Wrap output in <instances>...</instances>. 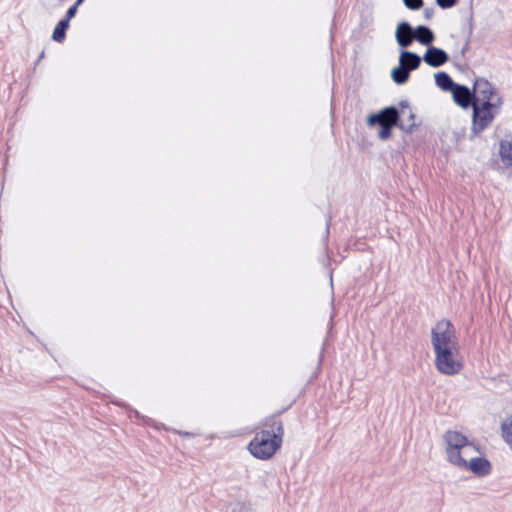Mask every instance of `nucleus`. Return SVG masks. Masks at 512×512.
<instances>
[{"label":"nucleus","mask_w":512,"mask_h":512,"mask_svg":"<svg viewBox=\"0 0 512 512\" xmlns=\"http://www.w3.org/2000/svg\"><path fill=\"white\" fill-rule=\"evenodd\" d=\"M443 440L446 446L452 449H462L472 444L467 436L456 430H447L443 435Z\"/></svg>","instance_id":"obj_8"},{"label":"nucleus","mask_w":512,"mask_h":512,"mask_svg":"<svg viewBox=\"0 0 512 512\" xmlns=\"http://www.w3.org/2000/svg\"><path fill=\"white\" fill-rule=\"evenodd\" d=\"M405 114L406 112L402 111V116H399L398 126L403 131L411 132L416 126L415 115L411 112V110L407 111V118H405Z\"/></svg>","instance_id":"obj_18"},{"label":"nucleus","mask_w":512,"mask_h":512,"mask_svg":"<svg viewBox=\"0 0 512 512\" xmlns=\"http://www.w3.org/2000/svg\"><path fill=\"white\" fill-rule=\"evenodd\" d=\"M434 364L437 371L443 375L453 376L463 369V363L456 356L459 354V345L434 350Z\"/></svg>","instance_id":"obj_2"},{"label":"nucleus","mask_w":512,"mask_h":512,"mask_svg":"<svg viewBox=\"0 0 512 512\" xmlns=\"http://www.w3.org/2000/svg\"><path fill=\"white\" fill-rule=\"evenodd\" d=\"M399 63L408 69V72L419 67L421 57L414 52L402 51L399 57Z\"/></svg>","instance_id":"obj_12"},{"label":"nucleus","mask_w":512,"mask_h":512,"mask_svg":"<svg viewBox=\"0 0 512 512\" xmlns=\"http://www.w3.org/2000/svg\"><path fill=\"white\" fill-rule=\"evenodd\" d=\"M133 413L135 415V417L139 418L140 417V413L136 410H133Z\"/></svg>","instance_id":"obj_30"},{"label":"nucleus","mask_w":512,"mask_h":512,"mask_svg":"<svg viewBox=\"0 0 512 512\" xmlns=\"http://www.w3.org/2000/svg\"><path fill=\"white\" fill-rule=\"evenodd\" d=\"M474 101L478 103H486V101H496L499 98L496 92L486 79L480 78L475 81L474 84Z\"/></svg>","instance_id":"obj_5"},{"label":"nucleus","mask_w":512,"mask_h":512,"mask_svg":"<svg viewBox=\"0 0 512 512\" xmlns=\"http://www.w3.org/2000/svg\"><path fill=\"white\" fill-rule=\"evenodd\" d=\"M332 274H333V269H330L329 275H330L331 278H332Z\"/></svg>","instance_id":"obj_33"},{"label":"nucleus","mask_w":512,"mask_h":512,"mask_svg":"<svg viewBox=\"0 0 512 512\" xmlns=\"http://www.w3.org/2000/svg\"><path fill=\"white\" fill-rule=\"evenodd\" d=\"M178 433H179L180 435L184 436V437H190V436H192V433H190V432H181V431H179Z\"/></svg>","instance_id":"obj_29"},{"label":"nucleus","mask_w":512,"mask_h":512,"mask_svg":"<svg viewBox=\"0 0 512 512\" xmlns=\"http://www.w3.org/2000/svg\"><path fill=\"white\" fill-rule=\"evenodd\" d=\"M295 402H296L295 400H294V401H292L288 406L281 408L280 410L276 411L275 413H273L272 415L268 416L267 418H273L275 421H281V420L279 419V417H280L283 413H285L287 410H289V409L293 406V404H294Z\"/></svg>","instance_id":"obj_24"},{"label":"nucleus","mask_w":512,"mask_h":512,"mask_svg":"<svg viewBox=\"0 0 512 512\" xmlns=\"http://www.w3.org/2000/svg\"><path fill=\"white\" fill-rule=\"evenodd\" d=\"M381 129L379 131V138L382 140H387L391 136V129L393 126L389 125H380Z\"/></svg>","instance_id":"obj_23"},{"label":"nucleus","mask_w":512,"mask_h":512,"mask_svg":"<svg viewBox=\"0 0 512 512\" xmlns=\"http://www.w3.org/2000/svg\"><path fill=\"white\" fill-rule=\"evenodd\" d=\"M399 121V113L394 107H387L381 110L378 114H373L368 117V124L373 126L375 124L379 125H389V126H398Z\"/></svg>","instance_id":"obj_7"},{"label":"nucleus","mask_w":512,"mask_h":512,"mask_svg":"<svg viewBox=\"0 0 512 512\" xmlns=\"http://www.w3.org/2000/svg\"><path fill=\"white\" fill-rule=\"evenodd\" d=\"M251 503L247 500V495H240L236 501L229 502L226 512H250Z\"/></svg>","instance_id":"obj_14"},{"label":"nucleus","mask_w":512,"mask_h":512,"mask_svg":"<svg viewBox=\"0 0 512 512\" xmlns=\"http://www.w3.org/2000/svg\"><path fill=\"white\" fill-rule=\"evenodd\" d=\"M425 16H426L427 19H429L432 16V10L426 9L425 10Z\"/></svg>","instance_id":"obj_28"},{"label":"nucleus","mask_w":512,"mask_h":512,"mask_svg":"<svg viewBox=\"0 0 512 512\" xmlns=\"http://www.w3.org/2000/svg\"><path fill=\"white\" fill-rule=\"evenodd\" d=\"M334 258H331V257H328L326 258V260H328V265H330V261L333 260Z\"/></svg>","instance_id":"obj_32"},{"label":"nucleus","mask_w":512,"mask_h":512,"mask_svg":"<svg viewBox=\"0 0 512 512\" xmlns=\"http://www.w3.org/2000/svg\"><path fill=\"white\" fill-rule=\"evenodd\" d=\"M431 344L433 350L458 345L456 330L450 320L443 318L431 329Z\"/></svg>","instance_id":"obj_4"},{"label":"nucleus","mask_w":512,"mask_h":512,"mask_svg":"<svg viewBox=\"0 0 512 512\" xmlns=\"http://www.w3.org/2000/svg\"><path fill=\"white\" fill-rule=\"evenodd\" d=\"M447 53L437 47H429L423 56V60L431 67H439L448 61Z\"/></svg>","instance_id":"obj_10"},{"label":"nucleus","mask_w":512,"mask_h":512,"mask_svg":"<svg viewBox=\"0 0 512 512\" xmlns=\"http://www.w3.org/2000/svg\"><path fill=\"white\" fill-rule=\"evenodd\" d=\"M469 446H472L477 452H479L480 454H483L482 447L478 443H475L474 441H472V444H470Z\"/></svg>","instance_id":"obj_27"},{"label":"nucleus","mask_w":512,"mask_h":512,"mask_svg":"<svg viewBox=\"0 0 512 512\" xmlns=\"http://www.w3.org/2000/svg\"><path fill=\"white\" fill-rule=\"evenodd\" d=\"M435 81L438 87L444 91H452L457 85L446 72H438L435 74Z\"/></svg>","instance_id":"obj_17"},{"label":"nucleus","mask_w":512,"mask_h":512,"mask_svg":"<svg viewBox=\"0 0 512 512\" xmlns=\"http://www.w3.org/2000/svg\"><path fill=\"white\" fill-rule=\"evenodd\" d=\"M410 72L399 63L398 67L392 70L391 77L397 84H404L409 78Z\"/></svg>","instance_id":"obj_19"},{"label":"nucleus","mask_w":512,"mask_h":512,"mask_svg":"<svg viewBox=\"0 0 512 512\" xmlns=\"http://www.w3.org/2000/svg\"><path fill=\"white\" fill-rule=\"evenodd\" d=\"M463 469L472 472L477 477H485L491 473L492 463L485 456L472 457L470 460H466Z\"/></svg>","instance_id":"obj_6"},{"label":"nucleus","mask_w":512,"mask_h":512,"mask_svg":"<svg viewBox=\"0 0 512 512\" xmlns=\"http://www.w3.org/2000/svg\"><path fill=\"white\" fill-rule=\"evenodd\" d=\"M502 437L509 448L512 450V419L509 422L501 423Z\"/></svg>","instance_id":"obj_21"},{"label":"nucleus","mask_w":512,"mask_h":512,"mask_svg":"<svg viewBox=\"0 0 512 512\" xmlns=\"http://www.w3.org/2000/svg\"><path fill=\"white\" fill-rule=\"evenodd\" d=\"M499 154L502 162L512 167V136L506 137L500 142Z\"/></svg>","instance_id":"obj_13"},{"label":"nucleus","mask_w":512,"mask_h":512,"mask_svg":"<svg viewBox=\"0 0 512 512\" xmlns=\"http://www.w3.org/2000/svg\"><path fill=\"white\" fill-rule=\"evenodd\" d=\"M447 460L463 469L466 463V459L461 456V449H452L451 447H446Z\"/></svg>","instance_id":"obj_16"},{"label":"nucleus","mask_w":512,"mask_h":512,"mask_svg":"<svg viewBox=\"0 0 512 512\" xmlns=\"http://www.w3.org/2000/svg\"><path fill=\"white\" fill-rule=\"evenodd\" d=\"M502 105L501 98L486 103L473 102V126L475 133L483 131L490 125Z\"/></svg>","instance_id":"obj_3"},{"label":"nucleus","mask_w":512,"mask_h":512,"mask_svg":"<svg viewBox=\"0 0 512 512\" xmlns=\"http://www.w3.org/2000/svg\"><path fill=\"white\" fill-rule=\"evenodd\" d=\"M415 40L423 45H430L434 41V34L430 28L426 26H418L414 30Z\"/></svg>","instance_id":"obj_15"},{"label":"nucleus","mask_w":512,"mask_h":512,"mask_svg":"<svg viewBox=\"0 0 512 512\" xmlns=\"http://www.w3.org/2000/svg\"><path fill=\"white\" fill-rule=\"evenodd\" d=\"M77 9H78V7L75 4L73 6H71L68 9V11L66 13V17L64 19H68V22H70V20L75 16Z\"/></svg>","instance_id":"obj_26"},{"label":"nucleus","mask_w":512,"mask_h":512,"mask_svg":"<svg viewBox=\"0 0 512 512\" xmlns=\"http://www.w3.org/2000/svg\"><path fill=\"white\" fill-rule=\"evenodd\" d=\"M84 0H77L75 5L78 7Z\"/></svg>","instance_id":"obj_31"},{"label":"nucleus","mask_w":512,"mask_h":512,"mask_svg":"<svg viewBox=\"0 0 512 512\" xmlns=\"http://www.w3.org/2000/svg\"><path fill=\"white\" fill-rule=\"evenodd\" d=\"M458 0H436V3L439 7L443 9L451 8L456 5Z\"/></svg>","instance_id":"obj_25"},{"label":"nucleus","mask_w":512,"mask_h":512,"mask_svg":"<svg viewBox=\"0 0 512 512\" xmlns=\"http://www.w3.org/2000/svg\"><path fill=\"white\" fill-rule=\"evenodd\" d=\"M262 425L267 429L257 432L249 442L247 449L259 460L271 459L282 447L284 427L282 421L265 418Z\"/></svg>","instance_id":"obj_1"},{"label":"nucleus","mask_w":512,"mask_h":512,"mask_svg":"<svg viewBox=\"0 0 512 512\" xmlns=\"http://www.w3.org/2000/svg\"><path fill=\"white\" fill-rule=\"evenodd\" d=\"M396 41L402 48H406L415 40L414 29L407 22L398 24L395 32Z\"/></svg>","instance_id":"obj_9"},{"label":"nucleus","mask_w":512,"mask_h":512,"mask_svg":"<svg viewBox=\"0 0 512 512\" xmlns=\"http://www.w3.org/2000/svg\"><path fill=\"white\" fill-rule=\"evenodd\" d=\"M403 2L411 10H417L423 6V0H403Z\"/></svg>","instance_id":"obj_22"},{"label":"nucleus","mask_w":512,"mask_h":512,"mask_svg":"<svg viewBox=\"0 0 512 512\" xmlns=\"http://www.w3.org/2000/svg\"><path fill=\"white\" fill-rule=\"evenodd\" d=\"M451 92L454 101L461 107L473 106L474 96L467 87L457 84Z\"/></svg>","instance_id":"obj_11"},{"label":"nucleus","mask_w":512,"mask_h":512,"mask_svg":"<svg viewBox=\"0 0 512 512\" xmlns=\"http://www.w3.org/2000/svg\"><path fill=\"white\" fill-rule=\"evenodd\" d=\"M68 27V19L60 20L53 31L52 39L56 42H62L65 39V33Z\"/></svg>","instance_id":"obj_20"}]
</instances>
